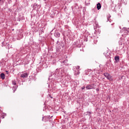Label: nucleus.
Listing matches in <instances>:
<instances>
[{
	"instance_id": "obj_1",
	"label": "nucleus",
	"mask_w": 129,
	"mask_h": 129,
	"mask_svg": "<svg viewBox=\"0 0 129 129\" xmlns=\"http://www.w3.org/2000/svg\"><path fill=\"white\" fill-rule=\"evenodd\" d=\"M104 76H105V77H106V78L108 79V80H109L110 81H112V80H113V79H112V77L107 73H105L104 74Z\"/></svg>"
},
{
	"instance_id": "obj_2",
	"label": "nucleus",
	"mask_w": 129,
	"mask_h": 129,
	"mask_svg": "<svg viewBox=\"0 0 129 129\" xmlns=\"http://www.w3.org/2000/svg\"><path fill=\"white\" fill-rule=\"evenodd\" d=\"M86 89H94V87L93 86V85H87V87H86Z\"/></svg>"
},
{
	"instance_id": "obj_3",
	"label": "nucleus",
	"mask_w": 129,
	"mask_h": 129,
	"mask_svg": "<svg viewBox=\"0 0 129 129\" xmlns=\"http://www.w3.org/2000/svg\"><path fill=\"white\" fill-rule=\"evenodd\" d=\"M28 75V73H24L21 75V77H22V78H27Z\"/></svg>"
},
{
	"instance_id": "obj_4",
	"label": "nucleus",
	"mask_w": 129,
	"mask_h": 129,
	"mask_svg": "<svg viewBox=\"0 0 129 129\" xmlns=\"http://www.w3.org/2000/svg\"><path fill=\"white\" fill-rule=\"evenodd\" d=\"M97 10H99L101 9V5L100 4V3H98L97 5Z\"/></svg>"
},
{
	"instance_id": "obj_5",
	"label": "nucleus",
	"mask_w": 129,
	"mask_h": 129,
	"mask_svg": "<svg viewBox=\"0 0 129 129\" xmlns=\"http://www.w3.org/2000/svg\"><path fill=\"white\" fill-rule=\"evenodd\" d=\"M1 78L4 80L5 78H6V75H5L4 73H2L0 75Z\"/></svg>"
},
{
	"instance_id": "obj_6",
	"label": "nucleus",
	"mask_w": 129,
	"mask_h": 129,
	"mask_svg": "<svg viewBox=\"0 0 129 129\" xmlns=\"http://www.w3.org/2000/svg\"><path fill=\"white\" fill-rule=\"evenodd\" d=\"M55 37H56V38H59L60 37V33L58 32H55L54 33Z\"/></svg>"
},
{
	"instance_id": "obj_7",
	"label": "nucleus",
	"mask_w": 129,
	"mask_h": 129,
	"mask_svg": "<svg viewBox=\"0 0 129 129\" xmlns=\"http://www.w3.org/2000/svg\"><path fill=\"white\" fill-rule=\"evenodd\" d=\"M75 75H78L79 74V72L77 73V67L74 68Z\"/></svg>"
},
{
	"instance_id": "obj_8",
	"label": "nucleus",
	"mask_w": 129,
	"mask_h": 129,
	"mask_svg": "<svg viewBox=\"0 0 129 129\" xmlns=\"http://www.w3.org/2000/svg\"><path fill=\"white\" fill-rule=\"evenodd\" d=\"M115 60L116 62H118V61H119V56H115Z\"/></svg>"
},
{
	"instance_id": "obj_9",
	"label": "nucleus",
	"mask_w": 129,
	"mask_h": 129,
	"mask_svg": "<svg viewBox=\"0 0 129 129\" xmlns=\"http://www.w3.org/2000/svg\"><path fill=\"white\" fill-rule=\"evenodd\" d=\"M118 43H119V45H122V40H119Z\"/></svg>"
},
{
	"instance_id": "obj_10",
	"label": "nucleus",
	"mask_w": 129,
	"mask_h": 129,
	"mask_svg": "<svg viewBox=\"0 0 129 129\" xmlns=\"http://www.w3.org/2000/svg\"><path fill=\"white\" fill-rule=\"evenodd\" d=\"M13 90H14V92H15V91H16V90H17V88H16V87H13Z\"/></svg>"
},
{
	"instance_id": "obj_11",
	"label": "nucleus",
	"mask_w": 129,
	"mask_h": 129,
	"mask_svg": "<svg viewBox=\"0 0 129 129\" xmlns=\"http://www.w3.org/2000/svg\"><path fill=\"white\" fill-rule=\"evenodd\" d=\"M13 85H16L17 84L16 83L15 81H13Z\"/></svg>"
},
{
	"instance_id": "obj_12",
	"label": "nucleus",
	"mask_w": 129,
	"mask_h": 129,
	"mask_svg": "<svg viewBox=\"0 0 129 129\" xmlns=\"http://www.w3.org/2000/svg\"><path fill=\"white\" fill-rule=\"evenodd\" d=\"M85 87H82V89H85Z\"/></svg>"
},
{
	"instance_id": "obj_13",
	"label": "nucleus",
	"mask_w": 129,
	"mask_h": 129,
	"mask_svg": "<svg viewBox=\"0 0 129 129\" xmlns=\"http://www.w3.org/2000/svg\"><path fill=\"white\" fill-rule=\"evenodd\" d=\"M0 2H2V0H0Z\"/></svg>"
},
{
	"instance_id": "obj_14",
	"label": "nucleus",
	"mask_w": 129,
	"mask_h": 129,
	"mask_svg": "<svg viewBox=\"0 0 129 129\" xmlns=\"http://www.w3.org/2000/svg\"><path fill=\"white\" fill-rule=\"evenodd\" d=\"M78 69H79V67H78Z\"/></svg>"
},
{
	"instance_id": "obj_15",
	"label": "nucleus",
	"mask_w": 129,
	"mask_h": 129,
	"mask_svg": "<svg viewBox=\"0 0 129 129\" xmlns=\"http://www.w3.org/2000/svg\"><path fill=\"white\" fill-rule=\"evenodd\" d=\"M6 72H8V71H6Z\"/></svg>"
}]
</instances>
